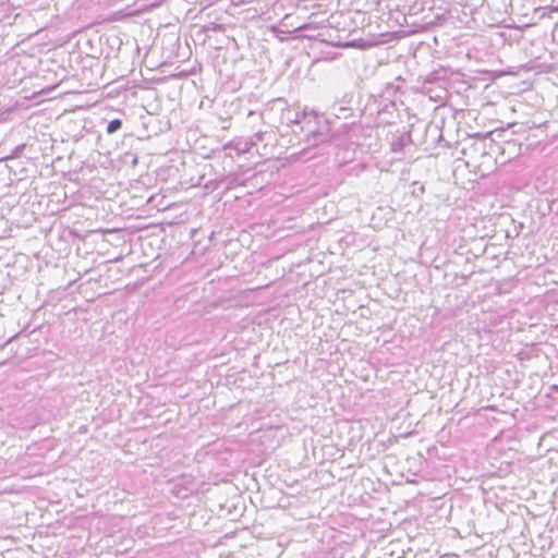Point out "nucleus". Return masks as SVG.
<instances>
[{
  "label": "nucleus",
  "mask_w": 558,
  "mask_h": 558,
  "mask_svg": "<svg viewBox=\"0 0 558 558\" xmlns=\"http://www.w3.org/2000/svg\"><path fill=\"white\" fill-rule=\"evenodd\" d=\"M121 125H122L121 120L114 119L109 122V124L107 126V132L109 134H112V133L117 132L121 128Z\"/></svg>",
  "instance_id": "nucleus-1"
}]
</instances>
